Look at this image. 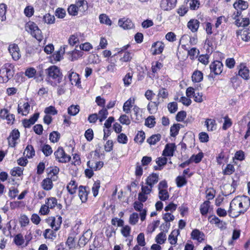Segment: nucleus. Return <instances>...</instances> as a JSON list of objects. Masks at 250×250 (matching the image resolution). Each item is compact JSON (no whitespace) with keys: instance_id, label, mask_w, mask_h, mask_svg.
I'll return each mask as SVG.
<instances>
[{"instance_id":"nucleus-1","label":"nucleus","mask_w":250,"mask_h":250,"mask_svg":"<svg viewBox=\"0 0 250 250\" xmlns=\"http://www.w3.org/2000/svg\"><path fill=\"white\" fill-rule=\"evenodd\" d=\"M246 200L243 202L238 198L233 199L230 203L228 210L229 215L232 217H236L241 213L246 211L250 205V198H245Z\"/></svg>"},{"instance_id":"nucleus-2","label":"nucleus","mask_w":250,"mask_h":250,"mask_svg":"<svg viewBox=\"0 0 250 250\" xmlns=\"http://www.w3.org/2000/svg\"><path fill=\"white\" fill-rule=\"evenodd\" d=\"M13 66L11 64L5 63L0 69V83H6L11 79L14 74Z\"/></svg>"},{"instance_id":"nucleus-3","label":"nucleus","mask_w":250,"mask_h":250,"mask_svg":"<svg viewBox=\"0 0 250 250\" xmlns=\"http://www.w3.org/2000/svg\"><path fill=\"white\" fill-rule=\"evenodd\" d=\"M48 78L50 80H53L56 84L61 82L62 75L59 67L55 65L49 67L45 70Z\"/></svg>"},{"instance_id":"nucleus-4","label":"nucleus","mask_w":250,"mask_h":250,"mask_svg":"<svg viewBox=\"0 0 250 250\" xmlns=\"http://www.w3.org/2000/svg\"><path fill=\"white\" fill-rule=\"evenodd\" d=\"M26 30L38 41L42 40V31L37 25L32 21H28L25 25Z\"/></svg>"},{"instance_id":"nucleus-5","label":"nucleus","mask_w":250,"mask_h":250,"mask_svg":"<svg viewBox=\"0 0 250 250\" xmlns=\"http://www.w3.org/2000/svg\"><path fill=\"white\" fill-rule=\"evenodd\" d=\"M56 159L60 163H65L70 161L71 157L67 155L62 147H59L54 152Z\"/></svg>"},{"instance_id":"nucleus-6","label":"nucleus","mask_w":250,"mask_h":250,"mask_svg":"<svg viewBox=\"0 0 250 250\" xmlns=\"http://www.w3.org/2000/svg\"><path fill=\"white\" fill-rule=\"evenodd\" d=\"M46 222L55 231H57L60 228L62 222V218L60 216L56 217H50L46 220Z\"/></svg>"},{"instance_id":"nucleus-7","label":"nucleus","mask_w":250,"mask_h":250,"mask_svg":"<svg viewBox=\"0 0 250 250\" xmlns=\"http://www.w3.org/2000/svg\"><path fill=\"white\" fill-rule=\"evenodd\" d=\"M20 136V132L18 129L13 130L7 138L9 146L11 147H14L16 144V141L19 139Z\"/></svg>"},{"instance_id":"nucleus-8","label":"nucleus","mask_w":250,"mask_h":250,"mask_svg":"<svg viewBox=\"0 0 250 250\" xmlns=\"http://www.w3.org/2000/svg\"><path fill=\"white\" fill-rule=\"evenodd\" d=\"M209 67L211 72L214 73L215 75H219L223 71V65L220 61H216L212 62Z\"/></svg>"},{"instance_id":"nucleus-9","label":"nucleus","mask_w":250,"mask_h":250,"mask_svg":"<svg viewBox=\"0 0 250 250\" xmlns=\"http://www.w3.org/2000/svg\"><path fill=\"white\" fill-rule=\"evenodd\" d=\"M30 105L28 102H20L18 106V113L22 116H27L30 111Z\"/></svg>"},{"instance_id":"nucleus-10","label":"nucleus","mask_w":250,"mask_h":250,"mask_svg":"<svg viewBox=\"0 0 250 250\" xmlns=\"http://www.w3.org/2000/svg\"><path fill=\"white\" fill-rule=\"evenodd\" d=\"M238 75L245 80L250 79V70L249 68L244 64H240L238 66Z\"/></svg>"},{"instance_id":"nucleus-11","label":"nucleus","mask_w":250,"mask_h":250,"mask_svg":"<svg viewBox=\"0 0 250 250\" xmlns=\"http://www.w3.org/2000/svg\"><path fill=\"white\" fill-rule=\"evenodd\" d=\"M8 50L14 60L17 61L20 58V49L17 44H10L9 46Z\"/></svg>"},{"instance_id":"nucleus-12","label":"nucleus","mask_w":250,"mask_h":250,"mask_svg":"<svg viewBox=\"0 0 250 250\" xmlns=\"http://www.w3.org/2000/svg\"><path fill=\"white\" fill-rule=\"evenodd\" d=\"M176 2L177 0H162L160 6L164 10H170L175 6Z\"/></svg>"},{"instance_id":"nucleus-13","label":"nucleus","mask_w":250,"mask_h":250,"mask_svg":"<svg viewBox=\"0 0 250 250\" xmlns=\"http://www.w3.org/2000/svg\"><path fill=\"white\" fill-rule=\"evenodd\" d=\"M175 149L176 146L174 144H167L163 151V155L165 156H173Z\"/></svg>"},{"instance_id":"nucleus-14","label":"nucleus","mask_w":250,"mask_h":250,"mask_svg":"<svg viewBox=\"0 0 250 250\" xmlns=\"http://www.w3.org/2000/svg\"><path fill=\"white\" fill-rule=\"evenodd\" d=\"M118 25L124 29H130L134 27V24L128 19L126 20L125 19H120L118 21Z\"/></svg>"},{"instance_id":"nucleus-15","label":"nucleus","mask_w":250,"mask_h":250,"mask_svg":"<svg viewBox=\"0 0 250 250\" xmlns=\"http://www.w3.org/2000/svg\"><path fill=\"white\" fill-rule=\"evenodd\" d=\"M204 234L199 229H194L191 233V238L199 242H202L204 239Z\"/></svg>"},{"instance_id":"nucleus-16","label":"nucleus","mask_w":250,"mask_h":250,"mask_svg":"<svg viewBox=\"0 0 250 250\" xmlns=\"http://www.w3.org/2000/svg\"><path fill=\"white\" fill-rule=\"evenodd\" d=\"M248 6V2L243 0H238L233 4V7L236 10H244L247 9Z\"/></svg>"},{"instance_id":"nucleus-17","label":"nucleus","mask_w":250,"mask_h":250,"mask_svg":"<svg viewBox=\"0 0 250 250\" xmlns=\"http://www.w3.org/2000/svg\"><path fill=\"white\" fill-rule=\"evenodd\" d=\"M75 5L80 12L83 13L88 9V3L85 0H76Z\"/></svg>"},{"instance_id":"nucleus-18","label":"nucleus","mask_w":250,"mask_h":250,"mask_svg":"<svg viewBox=\"0 0 250 250\" xmlns=\"http://www.w3.org/2000/svg\"><path fill=\"white\" fill-rule=\"evenodd\" d=\"M159 181V175L157 173H152L147 177L146 179V184L153 187Z\"/></svg>"},{"instance_id":"nucleus-19","label":"nucleus","mask_w":250,"mask_h":250,"mask_svg":"<svg viewBox=\"0 0 250 250\" xmlns=\"http://www.w3.org/2000/svg\"><path fill=\"white\" fill-rule=\"evenodd\" d=\"M199 24L200 22L197 20L192 19L188 22L187 26L192 32H196L199 27Z\"/></svg>"},{"instance_id":"nucleus-20","label":"nucleus","mask_w":250,"mask_h":250,"mask_svg":"<svg viewBox=\"0 0 250 250\" xmlns=\"http://www.w3.org/2000/svg\"><path fill=\"white\" fill-rule=\"evenodd\" d=\"M152 48H154V50L153 53L154 55L160 54L164 50V44L161 42H157L152 44Z\"/></svg>"},{"instance_id":"nucleus-21","label":"nucleus","mask_w":250,"mask_h":250,"mask_svg":"<svg viewBox=\"0 0 250 250\" xmlns=\"http://www.w3.org/2000/svg\"><path fill=\"white\" fill-rule=\"evenodd\" d=\"M88 193L86 190V187L81 186L79 188V196L82 202L84 203L87 201Z\"/></svg>"},{"instance_id":"nucleus-22","label":"nucleus","mask_w":250,"mask_h":250,"mask_svg":"<svg viewBox=\"0 0 250 250\" xmlns=\"http://www.w3.org/2000/svg\"><path fill=\"white\" fill-rule=\"evenodd\" d=\"M68 78L72 84H75V85H79L80 83V79L79 76L76 73L73 72L69 73L68 75Z\"/></svg>"},{"instance_id":"nucleus-23","label":"nucleus","mask_w":250,"mask_h":250,"mask_svg":"<svg viewBox=\"0 0 250 250\" xmlns=\"http://www.w3.org/2000/svg\"><path fill=\"white\" fill-rule=\"evenodd\" d=\"M250 24V20L248 18H240L236 19L235 24L238 27H245Z\"/></svg>"},{"instance_id":"nucleus-24","label":"nucleus","mask_w":250,"mask_h":250,"mask_svg":"<svg viewBox=\"0 0 250 250\" xmlns=\"http://www.w3.org/2000/svg\"><path fill=\"white\" fill-rule=\"evenodd\" d=\"M52 178H48L44 179L42 183V188L45 190H50L53 188V183L51 180Z\"/></svg>"},{"instance_id":"nucleus-25","label":"nucleus","mask_w":250,"mask_h":250,"mask_svg":"<svg viewBox=\"0 0 250 250\" xmlns=\"http://www.w3.org/2000/svg\"><path fill=\"white\" fill-rule=\"evenodd\" d=\"M208 131H213L216 129V124L215 121L211 119H207L205 122Z\"/></svg>"},{"instance_id":"nucleus-26","label":"nucleus","mask_w":250,"mask_h":250,"mask_svg":"<svg viewBox=\"0 0 250 250\" xmlns=\"http://www.w3.org/2000/svg\"><path fill=\"white\" fill-rule=\"evenodd\" d=\"M203 74L201 71H195L192 75V80L194 83H199L203 80Z\"/></svg>"},{"instance_id":"nucleus-27","label":"nucleus","mask_w":250,"mask_h":250,"mask_svg":"<svg viewBox=\"0 0 250 250\" xmlns=\"http://www.w3.org/2000/svg\"><path fill=\"white\" fill-rule=\"evenodd\" d=\"M210 204V202L209 201H206L200 206V210L202 215H205L208 213Z\"/></svg>"},{"instance_id":"nucleus-28","label":"nucleus","mask_w":250,"mask_h":250,"mask_svg":"<svg viewBox=\"0 0 250 250\" xmlns=\"http://www.w3.org/2000/svg\"><path fill=\"white\" fill-rule=\"evenodd\" d=\"M77 185L75 181L71 180L66 187L68 192L70 194H73L76 192Z\"/></svg>"},{"instance_id":"nucleus-29","label":"nucleus","mask_w":250,"mask_h":250,"mask_svg":"<svg viewBox=\"0 0 250 250\" xmlns=\"http://www.w3.org/2000/svg\"><path fill=\"white\" fill-rule=\"evenodd\" d=\"M161 138L160 134L152 135L147 139V142L150 145H154L159 142Z\"/></svg>"},{"instance_id":"nucleus-30","label":"nucleus","mask_w":250,"mask_h":250,"mask_svg":"<svg viewBox=\"0 0 250 250\" xmlns=\"http://www.w3.org/2000/svg\"><path fill=\"white\" fill-rule=\"evenodd\" d=\"M179 234V230H173L168 237V240L170 242V243L171 245H175L177 241V238L176 237V235H178Z\"/></svg>"},{"instance_id":"nucleus-31","label":"nucleus","mask_w":250,"mask_h":250,"mask_svg":"<svg viewBox=\"0 0 250 250\" xmlns=\"http://www.w3.org/2000/svg\"><path fill=\"white\" fill-rule=\"evenodd\" d=\"M108 114V112L107 109L105 108H103L102 109L100 110L98 114V119L100 122L102 123L104 120L107 118Z\"/></svg>"},{"instance_id":"nucleus-32","label":"nucleus","mask_w":250,"mask_h":250,"mask_svg":"<svg viewBox=\"0 0 250 250\" xmlns=\"http://www.w3.org/2000/svg\"><path fill=\"white\" fill-rule=\"evenodd\" d=\"M83 55V52L77 49H75L72 51L71 53V58L70 59L71 61H75L82 57Z\"/></svg>"},{"instance_id":"nucleus-33","label":"nucleus","mask_w":250,"mask_h":250,"mask_svg":"<svg viewBox=\"0 0 250 250\" xmlns=\"http://www.w3.org/2000/svg\"><path fill=\"white\" fill-rule=\"evenodd\" d=\"M99 20L101 23H104L108 25H111L112 24L111 21L106 14H101L99 16Z\"/></svg>"},{"instance_id":"nucleus-34","label":"nucleus","mask_w":250,"mask_h":250,"mask_svg":"<svg viewBox=\"0 0 250 250\" xmlns=\"http://www.w3.org/2000/svg\"><path fill=\"white\" fill-rule=\"evenodd\" d=\"M66 245L69 250L75 248L76 246L75 237L72 235L69 236L66 242Z\"/></svg>"},{"instance_id":"nucleus-35","label":"nucleus","mask_w":250,"mask_h":250,"mask_svg":"<svg viewBox=\"0 0 250 250\" xmlns=\"http://www.w3.org/2000/svg\"><path fill=\"white\" fill-rule=\"evenodd\" d=\"M43 21L45 23L50 24L55 22V18L53 15L48 13L43 16Z\"/></svg>"},{"instance_id":"nucleus-36","label":"nucleus","mask_w":250,"mask_h":250,"mask_svg":"<svg viewBox=\"0 0 250 250\" xmlns=\"http://www.w3.org/2000/svg\"><path fill=\"white\" fill-rule=\"evenodd\" d=\"M7 6L4 3L0 4V20L4 21L6 20L5 14L6 12Z\"/></svg>"},{"instance_id":"nucleus-37","label":"nucleus","mask_w":250,"mask_h":250,"mask_svg":"<svg viewBox=\"0 0 250 250\" xmlns=\"http://www.w3.org/2000/svg\"><path fill=\"white\" fill-rule=\"evenodd\" d=\"M24 154H26L28 158H31L35 155V152L32 145H28L24 152Z\"/></svg>"},{"instance_id":"nucleus-38","label":"nucleus","mask_w":250,"mask_h":250,"mask_svg":"<svg viewBox=\"0 0 250 250\" xmlns=\"http://www.w3.org/2000/svg\"><path fill=\"white\" fill-rule=\"evenodd\" d=\"M155 124V118L153 116H150L146 119L145 125L149 128L154 126Z\"/></svg>"},{"instance_id":"nucleus-39","label":"nucleus","mask_w":250,"mask_h":250,"mask_svg":"<svg viewBox=\"0 0 250 250\" xmlns=\"http://www.w3.org/2000/svg\"><path fill=\"white\" fill-rule=\"evenodd\" d=\"M166 240V235L163 232L159 233L155 238V241L159 245L164 243Z\"/></svg>"},{"instance_id":"nucleus-40","label":"nucleus","mask_w":250,"mask_h":250,"mask_svg":"<svg viewBox=\"0 0 250 250\" xmlns=\"http://www.w3.org/2000/svg\"><path fill=\"white\" fill-rule=\"evenodd\" d=\"M14 241L17 246H21L24 243L23 235L21 233L17 234L14 237Z\"/></svg>"},{"instance_id":"nucleus-41","label":"nucleus","mask_w":250,"mask_h":250,"mask_svg":"<svg viewBox=\"0 0 250 250\" xmlns=\"http://www.w3.org/2000/svg\"><path fill=\"white\" fill-rule=\"evenodd\" d=\"M80 111L79 106L78 105H72L68 108V113L72 116H75Z\"/></svg>"},{"instance_id":"nucleus-42","label":"nucleus","mask_w":250,"mask_h":250,"mask_svg":"<svg viewBox=\"0 0 250 250\" xmlns=\"http://www.w3.org/2000/svg\"><path fill=\"white\" fill-rule=\"evenodd\" d=\"M57 200L55 197H50L47 199V201L45 202V204L48 206V207L52 209L54 208L57 205Z\"/></svg>"},{"instance_id":"nucleus-43","label":"nucleus","mask_w":250,"mask_h":250,"mask_svg":"<svg viewBox=\"0 0 250 250\" xmlns=\"http://www.w3.org/2000/svg\"><path fill=\"white\" fill-rule=\"evenodd\" d=\"M180 126H181V125L178 124L173 125L170 127V135L172 137H175L178 134Z\"/></svg>"},{"instance_id":"nucleus-44","label":"nucleus","mask_w":250,"mask_h":250,"mask_svg":"<svg viewBox=\"0 0 250 250\" xmlns=\"http://www.w3.org/2000/svg\"><path fill=\"white\" fill-rule=\"evenodd\" d=\"M48 174L51 178H52L53 176H56L59 172V168L57 167H50L47 169Z\"/></svg>"},{"instance_id":"nucleus-45","label":"nucleus","mask_w":250,"mask_h":250,"mask_svg":"<svg viewBox=\"0 0 250 250\" xmlns=\"http://www.w3.org/2000/svg\"><path fill=\"white\" fill-rule=\"evenodd\" d=\"M60 138V134L57 131H53L49 135V140L53 143L58 142Z\"/></svg>"},{"instance_id":"nucleus-46","label":"nucleus","mask_w":250,"mask_h":250,"mask_svg":"<svg viewBox=\"0 0 250 250\" xmlns=\"http://www.w3.org/2000/svg\"><path fill=\"white\" fill-rule=\"evenodd\" d=\"M145 139V133L143 131H139L134 138V141L136 142L142 143Z\"/></svg>"},{"instance_id":"nucleus-47","label":"nucleus","mask_w":250,"mask_h":250,"mask_svg":"<svg viewBox=\"0 0 250 250\" xmlns=\"http://www.w3.org/2000/svg\"><path fill=\"white\" fill-rule=\"evenodd\" d=\"M176 184L178 187L181 188L185 185L187 181L184 176H178L176 179Z\"/></svg>"},{"instance_id":"nucleus-48","label":"nucleus","mask_w":250,"mask_h":250,"mask_svg":"<svg viewBox=\"0 0 250 250\" xmlns=\"http://www.w3.org/2000/svg\"><path fill=\"white\" fill-rule=\"evenodd\" d=\"M23 168L20 167H14L11 170V174L13 176H20L22 174Z\"/></svg>"},{"instance_id":"nucleus-49","label":"nucleus","mask_w":250,"mask_h":250,"mask_svg":"<svg viewBox=\"0 0 250 250\" xmlns=\"http://www.w3.org/2000/svg\"><path fill=\"white\" fill-rule=\"evenodd\" d=\"M224 119V123L222 126V129L226 130L231 126L232 123L231 119L228 116H226Z\"/></svg>"},{"instance_id":"nucleus-50","label":"nucleus","mask_w":250,"mask_h":250,"mask_svg":"<svg viewBox=\"0 0 250 250\" xmlns=\"http://www.w3.org/2000/svg\"><path fill=\"white\" fill-rule=\"evenodd\" d=\"M19 222L21 227H25L29 224V219L26 215L23 214L21 215Z\"/></svg>"},{"instance_id":"nucleus-51","label":"nucleus","mask_w":250,"mask_h":250,"mask_svg":"<svg viewBox=\"0 0 250 250\" xmlns=\"http://www.w3.org/2000/svg\"><path fill=\"white\" fill-rule=\"evenodd\" d=\"M42 151L46 156L50 155L53 151L51 147L48 145H45L42 147Z\"/></svg>"},{"instance_id":"nucleus-52","label":"nucleus","mask_w":250,"mask_h":250,"mask_svg":"<svg viewBox=\"0 0 250 250\" xmlns=\"http://www.w3.org/2000/svg\"><path fill=\"white\" fill-rule=\"evenodd\" d=\"M203 157V153L200 152L197 155H193L190 158L191 162H194L195 163H199Z\"/></svg>"},{"instance_id":"nucleus-53","label":"nucleus","mask_w":250,"mask_h":250,"mask_svg":"<svg viewBox=\"0 0 250 250\" xmlns=\"http://www.w3.org/2000/svg\"><path fill=\"white\" fill-rule=\"evenodd\" d=\"M159 197L162 201H165L168 199L169 198V194L167 191L166 189L159 191Z\"/></svg>"},{"instance_id":"nucleus-54","label":"nucleus","mask_w":250,"mask_h":250,"mask_svg":"<svg viewBox=\"0 0 250 250\" xmlns=\"http://www.w3.org/2000/svg\"><path fill=\"white\" fill-rule=\"evenodd\" d=\"M235 169L233 165L231 164L227 165L226 168L223 170V173L224 175H230L234 172Z\"/></svg>"},{"instance_id":"nucleus-55","label":"nucleus","mask_w":250,"mask_h":250,"mask_svg":"<svg viewBox=\"0 0 250 250\" xmlns=\"http://www.w3.org/2000/svg\"><path fill=\"white\" fill-rule=\"evenodd\" d=\"M137 243L138 246L144 247L146 245V242L145 239V236L143 233H140L138 234L137 238Z\"/></svg>"},{"instance_id":"nucleus-56","label":"nucleus","mask_w":250,"mask_h":250,"mask_svg":"<svg viewBox=\"0 0 250 250\" xmlns=\"http://www.w3.org/2000/svg\"><path fill=\"white\" fill-rule=\"evenodd\" d=\"M67 11L70 15L76 16L78 14V12L79 10L75 4H72L68 8Z\"/></svg>"},{"instance_id":"nucleus-57","label":"nucleus","mask_w":250,"mask_h":250,"mask_svg":"<svg viewBox=\"0 0 250 250\" xmlns=\"http://www.w3.org/2000/svg\"><path fill=\"white\" fill-rule=\"evenodd\" d=\"M130 231L131 228L127 225L123 227L121 229V233L125 237H127L130 235Z\"/></svg>"},{"instance_id":"nucleus-58","label":"nucleus","mask_w":250,"mask_h":250,"mask_svg":"<svg viewBox=\"0 0 250 250\" xmlns=\"http://www.w3.org/2000/svg\"><path fill=\"white\" fill-rule=\"evenodd\" d=\"M44 112L47 114H51L53 115H55L57 114L58 111L54 106H49L45 108Z\"/></svg>"},{"instance_id":"nucleus-59","label":"nucleus","mask_w":250,"mask_h":250,"mask_svg":"<svg viewBox=\"0 0 250 250\" xmlns=\"http://www.w3.org/2000/svg\"><path fill=\"white\" fill-rule=\"evenodd\" d=\"M100 187V181H96L93 184L92 190L93 194V196L96 197L98 194V190Z\"/></svg>"},{"instance_id":"nucleus-60","label":"nucleus","mask_w":250,"mask_h":250,"mask_svg":"<svg viewBox=\"0 0 250 250\" xmlns=\"http://www.w3.org/2000/svg\"><path fill=\"white\" fill-rule=\"evenodd\" d=\"M34 12V8L32 6H27L24 10V13L26 17H31Z\"/></svg>"},{"instance_id":"nucleus-61","label":"nucleus","mask_w":250,"mask_h":250,"mask_svg":"<svg viewBox=\"0 0 250 250\" xmlns=\"http://www.w3.org/2000/svg\"><path fill=\"white\" fill-rule=\"evenodd\" d=\"M167 96L168 92L167 89L163 88L159 90L157 95L158 100H160V98H162V99H165L167 97Z\"/></svg>"},{"instance_id":"nucleus-62","label":"nucleus","mask_w":250,"mask_h":250,"mask_svg":"<svg viewBox=\"0 0 250 250\" xmlns=\"http://www.w3.org/2000/svg\"><path fill=\"white\" fill-rule=\"evenodd\" d=\"M132 75L130 73H128L124 78L123 81L124 84L125 86H128L132 82Z\"/></svg>"},{"instance_id":"nucleus-63","label":"nucleus","mask_w":250,"mask_h":250,"mask_svg":"<svg viewBox=\"0 0 250 250\" xmlns=\"http://www.w3.org/2000/svg\"><path fill=\"white\" fill-rule=\"evenodd\" d=\"M119 120L120 122V123L122 124L128 125H129L130 123V121L128 117L125 114L121 115Z\"/></svg>"},{"instance_id":"nucleus-64","label":"nucleus","mask_w":250,"mask_h":250,"mask_svg":"<svg viewBox=\"0 0 250 250\" xmlns=\"http://www.w3.org/2000/svg\"><path fill=\"white\" fill-rule=\"evenodd\" d=\"M167 108L170 113H175L178 109L177 104L176 102L169 103L167 105Z\"/></svg>"}]
</instances>
